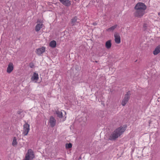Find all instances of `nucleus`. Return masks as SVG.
Masks as SVG:
<instances>
[{"label":"nucleus","instance_id":"nucleus-15","mask_svg":"<svg viewBox=\"0 0 160 160\" xmlns=\"http://www.w3.org/2000/svg\"><path fill=\"white\" fill-rule=\"evenodd\" d=\"M43 25L42 23H39L36 25L35 27V31L36 32L39 31L40 29L42 27V26Z\"/></svg>","mask_w":160,"mask_h":160},{"label":"nucleus","instance_id":"nucleus-14","mask_svg":"<svg viewBox=\"0 0 160 160\" xmlns=\"http://www.w3.org/2000/svg\"><path fill=\"white\" fill-rule=\"evenodd\" d=\"M160 52V46L159 45L155 48L153 51V53L154 55H156Z\"/></svg>","mask_w":160,"mask_h":160},{"label":"nucleus","instance_id":"nucleus-8","mask_svg":"<svg viewBox=\"0 0 160 160\" xmlns=\"http://www.w3.org/2000/svg\"><path fill=\"white\" fill-rule=\"evenodd\" d=\"M60 2L65 6L69 7L71 5V2L69 0H59Z\"/></svg>","mask_w":160,"mask_h":160},{"label":"nucleus","instance_id":"nucleus-21","mask_svg":"<svg viewBox=\"0 0 160 160\" xmlns=\"http://www.w3.org/2000/svg\"><path fill=\"white\" fill-rule=\"evenodd\" d=\"M29 65L31 68H32L34 66V65L32 63H30Z\"/></svg>","mask_w":160,"mask_h":160},{"label":"nucleus","instance_id":"nucleus-28","mask_svg":"<svg viewBox=\"0 0 160 160\" xmlns=\"http://www.w3.org/2000/svg\"><path fill=\"white\" fill-rule=\"evenodd\" d=\"M95 62H97V61H95Z\"/></svg>","mask_w":160,"mask_h":160},{"label":"nucleus","instance_id":"nucleus-4","mask_svg":"<svg viewBox=\"0 0 160 160\" xmlns=\"http://www.w3.org/2000/svg\"><path fill=\"white\" fill-rule=\"evenodd\" d=\"M131 94L130 91L128 92L125 95L124 97L122 100L121 104L123 106H124L128 102L130 98V96Z\"/></svg>","mask_w":160,"mask_h":160},{"label":"nucleus","instance_id":"nucleus-23","mask_svg":"<svg viewBox=\"0 0 160 160\" xmlns=\"http://www.w3.org/2000/svg\"><path fill=\"white\" fill-rule=\"evenodd\" d=\"M21 112L20 111H18V114H21Z\"/></svg>","mask_w":160,"mask_h":160},{"label":"nucleus","instance_id":"nucleus-27","mask_svg":"<svg viewBox=\"0 0 160 160\" xmlns=\"http://www.w3.org/2000/svg\"><path fill=\"white\" fill-rule=\"evenodd\" d=\"M79 159H81V157H80L79 158Z\"/></svg>","mask_w":160,"mask_h":160},{"label":"nucleus","instance_id":"nucleus-5","mask_svg":"<svg viewBox=\"0 0 160 160\" xmlns=\"http://www.w3.org/2000/svg\"><path fill=\"white\" fill-rule=\"evenodd\" d=\"M29 130V125L28 123L26 122L23 125V131L22 133L23 136L27 135Z\"/></svg>","mask_w":160,"mask_h":160},{"label":"nucleus","instance_id":"nucleus-20","mask_svg":"<svg viewBox=\"0 0 160 160\" xmlns=\"http://www.w3.org/2000/svg\"><path fill=\"white\" fill-rule=\"evenodd\" d=\"M72 146V144L70 143H66L65 145L66 148L67 149H69L71 148Z\"/></svg>","mask_w":160,"mask_h":160},{"label":"nucleus","instance_id":"nucleus-19","mask_svg":"<svg viewBox=\"0 0 160 160\" xmlns=\"http://www.w3.org/2000/svg\"><path fill=\"white\" fill-rule=\"evenodd\" d=\"M18 144V142L17 141V139L16 137H14L13 138V141L12 143V145L14 147L16 146Z\"/></svg>","mask_w":160,"mask_h":160},{"label":"nucleus","instance_id":"nucleus-22","mask_svg":"<svg viewBox=\"0 0 160 160\" xmlns=\"http://www.w3.org/2000/svg\"><path fill=\"white\" fill-rule=\"evenodd\" d=\"M143 27L145 28V30L147 28V24H144L143 25Z\"/></svg>","mask_w":160,"mask_h":160},{"label":"nucleus","instance_id":"nucleus-10","mask_svg":"<svg viewBox=\"0 0 160 160\" xmlns=\"http://www.w3.org/2000/svg\"><path fill=\"white\" fill-rule=\"evenodd\" d=\"M115 41L116 43L119 44L121 42V38L120 35L118 34H114Z\"/></svg>","mask_w":160,"mask_h":160},{"label":"nucleus","instance_id":"nucleus-11","mask_svg":"<svg viewBox=\"0 0 160 160\" xmlns=\"http://www.w3.org/2000/svg\"><path fill=\"white\" fill-rule=\"evenodd\" d=\"M38 79V75L37 73L34 72L31 78V79L32 81H37Z\"/></svg>","mask_w":160,"mask_h":160},{"label":"nucleus","instance_id":"nucleus-13","mask_svg":"<svg viewBox=\"0 0 160 160\" xmlns=\"http://www.w3.org/2000/svg\"><path fill=\"white\" fill-rule=\"evenodd\" d=\"M105 47L106 48L108 49H110L111 47L112 46V43L111 42V40H109L108 41H107L105 43Z\"/></svg>","mask_w":160,"mask_h":160},{"label":"nucleus","instance_id":"nucleus-12","mask_svg":"<svg viewBox=\"0 0 160 160\" xmlns=\"http://www.w3.org/2000/svg\"><path fill=\"white\" fill-rule=\"evenodd\" d=\"M77 20L78 18L76 16L74 17L72 19H71V24L72 26H73L75 25L76 22H78L77 21Z\"/></svg>","mask_w":160,"mask_h":160},{"label":"nucleus","instance_id":"nucleus-26","mask_svg":"<svg viewBox=\"0 0 160 160\" xmlns=\"http://www.w3.org/2000/svg\"><path fill=\"white\" fill-rule=\"evenodd\" d=\"M158 15L160 16V12L158 13Z\"/></svg>","mask_w":160,"mask_h":160},{"label":"nucleus","instance_id":"nucleus-16","mask_svg":"<svg viewBox=\"0 0 160 160\" xmlns=\"http://www.w3.org/2000/svg\"><path fill=\"white\" fill-rule=\"evenodd\" d=\"M57 44L55 40L51 41L49 43V46L52 48L56 47Z\"/></svg>","mask_w":160,"mask_h":160},{"label":"nucleus","instance_id":"nucleus-9","mask_svg":"<svg viewBox=\"0 0 160 160\" xmlns=\"http://www.w3.org/2000/svg\"><path fill=\"white\" fill-rule=\"evenodd\" d=\"M13 69V65L12 63H9L7 67V72L8 73H10Z\"/></svg>","mask_w":160,"mask_h":160},{"label":"nucleus","instance_id":"nucleus-17","mask_svg":"<svg viewBox=\"0 0 160 160\" xmlns=\"http://www.w3.org/2000/svg\"><path fill=\"white\" fill-rule=\"evenodd\" d=\"M117 24L111 27L110 28H108L106 29V31L108 32H112L117 27Z\"/></svg>","mask_w":160,"mask_h":160},{"label":"nucleus","instance_id":"nucleus-2","mask_svg":"<svg viewBox=\"0 0 160 160\" xmlns=\"http://www.w3.org/2000/svg\"><path fill=\"white\" fill-rule=\"evenodd\" d=\"M124 126H121L115 130L109 137L108 139L111 141L114 140L120 136L126 129V125H124Z\"/></svg>","mask_w":160,"mask_h":160},{"label":"nucleus","instance_id":"nucleus-18","mask_svg":"<svg viewBox=\"0 0 160 160\" xmlns=\"http://www.w3.org/2000/svg\"><path fill=\"white\" fill-rule=\"evenodd\" d=\"M54 114H56L57 116L60 118L62 117V113L61 111H57L55 112Z\"/></svg>","mask_w":160,"mask_h":160},{"label":"nucleus","instance_id":"nucleus-24","mask_svg":"<svg viewBox=\"0 0 160 160\" xmlns=\"http://www.w3.org/2000/svg\"><path fill=\"white\" fill-rule=\"evenodd\" d=\"M93 25H97V24L96 23H93Z\"/></svg>","mask_w":160,"mask_h":160},{"label":"nucleus","instance_id":"nucleus-3","mask_svg":"<svg viewBox=\"0 0 160 160\" xmlns=\"http://www.w3.org/2000/svg\"><path fill=\"white\" fill-rule=\"evenodd\" d=\"M35 158L33 151L31 149H29L26 154L24 160H32Z\"/></svg>","mask_w":160,"mask_h":160},{"label":"nucleus","instance_id":"nucleus-7","mask_svg":"<svg viewBox=\"0 0 160 160\" xmlns=\"http://www.w3.org/2000/svg\"><path fill=\"white\" fill-rule=\"evenodd\" d=\"M49 123L51 127H53L55 125L56 120L53 116L50 117L49 118Z\"/></svg>","mask_w":160,"mask_h":160},{"label":"nucleus","instance_id":"nucleus-1","mask_svg":"<svg viewBox=\"0 0 160 160\" xmlns=\"http://www.w3.org/2000/svg\"><path fill=\"white\" fill-rule=\"evenodd\" d=\"M146 8V6L144 3L142 2L138 3L134 7L136 11L134 13V16L138 18H141L144 14L145 10Z\"/></svg>","mask_w":160,"mask_h":160},{"label":"nucleus","instance_id":"nucleus-25","mask_svg":"<svg viewBox=\"0 0 160 160\" xmlns=\"http://www.w3.org/2000/svg\"><path fill=\"white\" fill-rule=\"evenodd\" d=\"M75 69H76L77 70H78V68H76Z\"/></svg>","mask_w":160,"mask_h":160},{"label":"nucleus","instance_id":"nucleus-29","mask_svg":"<svg viewBox=\"0 0 160 160\" xmlns=\"http://www.w3.org/2000/svg\"><path fill=\"white\" fill-rule=\"evenodd\" d=\"M78 160H79L78 159Z\"/></svg>","mask_w":160,"mask_h":160},{"label":"nucleus","instance_id":"nucleus-6","mask_svg":"<svg viewBox=\"0 0 160 160\" xmlns=\"http://www.w3.org/2000/svg\"><path fill=\"white\" fill-rule=\"evenodd\" d=\"M45 47H42L37 49L36 51V53L38 55H40L43 53L45 51Z\"/></svg>","mask_w":160,"mask_h":160}]
</instances>
